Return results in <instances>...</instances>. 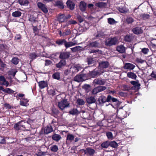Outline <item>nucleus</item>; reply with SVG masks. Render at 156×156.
Here are the masks:
<instances>
[{
    "instance_id": "obj_1",
    "label": "nucleus",
    "mask_w": 156,
    "mask_h": 156,
    "mask_svg": "<svg viewBox=\"0 0 156 156\" xmlns=\"http://www.w3.org/2000/svg\"><path fill=\"white\" fill-rule=\"evenodd\" d=\"M118 39L116 37H108L105 40V45L107 47L115 45L118 43Z\"/></svg>"
},
{
    "instance_id": "obj_2",
    "label": "nucleus",
    "mask_w": 156,
    "mask_h": 156,
    "mask_svg": "<svg viewBox=\"0 0 156 156\" xmlns=\"http://www.w3.org/2000/svg\"><path fill=\"white\" fill-rule=\"evenodd\" d=\"M58 107L61 111H63L66 108H69L70 104L67 99H64L58 102Z\"/></svg>"
},
{
    "instance_id": "obj_3",
    "label": "nucleus",
    "mask_w": 156,
    "mask_h": 156,
    "mask_svg": "<svg viewBox=\"0 0 156 156\" xmlns=\"http://www.w3.org/2000/svg\"><path fill=\"white\" fill-rule=\"evenodd\" d=\"M88 79L87 74H81L76 76L74 77V80L78 82H80L86 80Z\"/></svg>"
},
{
    "instance_id": "obj_4",
    "label": "nucleus",
    "mask_w": 156,
    "mask_h": 156,
    "mask_svg": "<svg viewBox=\"0 0 156 156\" xmlns=\"http://www.w3.org/2000/svg\"><path fill=\"white\" fill-rule=\"evenodd\" d=\"M107 102H108L115 103V107H117L120 105L119 101L117 98L112 97L110 95H108L107 98Z\"/></svg>"
},
{
    "instance_id": "obj_5",
    "label": "nucleus",
    "mask_w": 156,
    "mask_h": 156,
    "mask_svg": "<svg viewBox=\"0 0 156 156\" xmlns=\"http://www.w3.org/2000/svg\"><path fill=\"white\" fill-rule=\"evenodd\" d=\"M70 53L68 51H61L60 52L59 58L60 59L66 60L68 59L70 55Z\"/></svg>"
},
{
    "instance_id": "obj_6",
    "label": "nucleus",
    "mask_w": 156,
    "mask_h": 156,
    "mask_svg": "<svg viewBox=\"0 0 156 156\" xmlns=\"http://www.w3.org/2000/svg\"><path fill=\"white\" fill-rule=\"evenodd\" d=\"M81 151H83L84 152V154H88L90 156H93L95 153V150L90 147L86 148V150L82 149Z\"/></svg>"
},
{
    "instance_id": "obj_7",
    "label": "nucleus",
    "mask_w": 156,
    "mask_h": 156,
    "mask_svg": "<svg viewBox=\"0 0 156 156\" xmlns=\"http://www.w3.org/2000/svg\"><path fill=\"white\" fill-rule=\"evenodd\" d=\"M37 5L39 9L41 10L44 13H47L48 12L46 6L41 2H38Z\"/></svg>"
},
{
    "instance_id": "obj_8",
    "label": "nucleus",
    "mask_w": 156,
    "mask_h": 156,
    "mask_svg": "<svg viewBox=\"0 0 156 156\" xmlns=\"http://www.w3.org/2000/svg\"><path fill=\"white\" fill-rule=\"evenodd\" d=\"M66 60L61 59L58 63L55 64V66L57 68L60 69L64 67L66 65Z\"/></svg>"
},
{
    "instance_id": "obj_9",
    "label": "nucleus",
    "mask_w": 156,
    "mask_h": 156,
    "mask_svg": "<svg viewBox=\"0 0 156 156\" xmlns=\"http://www.w3.org/2000/svg\"><path fill=\"white\" fill-rule=\"evenodd\" d=\"M95 69H94L92 71H90L87 74V77L89 76L90 77L95 78L98 76L100 74L98 70H95Z\"/></svg>"
},
{
    "instance_id": "obj_10",
    "label": "nucleus",
    "mask_w": 156,
    "mask_h": 156,
    "mask_svg": "<svg viewBox=\"0 0 156 156\" xmlns=\"http://www.w3.org/2000/svg\"><path fill=\"white\" fill-rule=\"evenodd\" d=\"M130 83L133 85V87H132V90H138L140 89V84L139 83L138 81H130Z\"/></svg>"
},
{
    "instance_id": "obj_11",
    "label": "nucleus",
    "mask_w": 156,
    "mask_h": 156,
    "mask_svg": "<svg viewBox=\"0 0 156 156\" xmlns=\"http://www.w3.org/2000/svg\"><path fill=\"white\" fill-rule=\"evenodd\" d=\"M109 63L107 61H101L99 62V67L100 69L107 68L109 67Z\"/></svg>"
},
{
    "instance_id": "obj_12",
    "label": "nucleus",
    "mask_w": 156,
    "mask_h": 156,
    "mask_svg": "<svg viewBox=\"0 0 156 156\" xmlns=\"http://www.w3.org/2000/svg\"><path fill=\"white\" fill-rule=\"evenodd\" d=\"M53 131V129L52 125L49 124L46 126L44 128V134H48Z\"/></svg>"
},
{
    "instance_id": "obj_13",
    "label": "nucleus",
    "mask_w": 156,
    "mask_h": 156,
    "mask_svg": "<svg viewBox=\"0 0 156 156\" xmlns=\"http://www.w3.org/2000/svg\"><path fill=\"white\" fill-rule=\"evenodd\" d=\"M132 31L134 34L136 35L141 34L143 32L142 28L139 27L133 28L132 30Z\"/></svg>"
},
{
    "instance_id": "obj_14",
    "label": "nucleus",
    "mask_w": 156,
    "mask_h": 156,
    "mask_svg": "<svg viewBox=\"0 0 156 156\" xmlns=\"http://www.w3.org/2000/svg\"><path fill=\"white\" fill-rule=\"evenodd\" d=\"M107 102V98L104 96H100L98 98L97 103L98 105H102Z\"/></svg>"
},
{
    "instance_id": "obj_15",
    "label": "nucleus",
    "mask_w": 156,
    "mask_h": 156,
    "mask_svg": "<svg viewBox=\"0 0 156 156\" xmlns=\"http://www.w3.org/2000/svg\"><path fill=\"white\" fill-rule=\"evenodd\" d=\"M39 87L41 89H43L48 87V84L47 81H41L38 82Z\"/></svg>"
},
{
    "instance_id": "obj_16",
    "label": "nucleus",
    "mask_w": 156,
    "mask_h": 156,
    "mask_svg": "<svg viewBox=\"0 0 156 156\" xmlns=\"http://www.w3.org/2000/svg\"><path fill=\"white\" fill-rule=\"evenodd\" d=\"M67 6L71 10H73L75 7V4L72 1L70 0H68L66 2Z\"/></svg>"
},
{
    "instance_id": "obj_17",
    "label": "nucleus",
    "mask_w": 156,
    "mask_h": 156,
    "mask_svg": "<svg viewBox=\"0 0 156 156\" xmlns=\"http://www.w3.org/2000/svg\"><path fill=\"white\" fill-rule=\"evenodd\" d=\"M29 20L31 22L32 25H36V23H38L37 19L34 15H30L29 19Z\"/></svg>"
},
{
    "instance_id": "obj_18",
    "label": "nucleus",
    "mask_w": 156,
    "mask_h": 156,
    "mask_svg": "<svg viewBox=\"0 0 156 156\" xmlns=\"http://www.w3.org/2000/svg\"><path fill=\"white\" fill-rule=\"evenodd\" d=\"M79 8L82 12L85 11L87 8V3L83 1H81L80 3Z\"/></svg>"
},
{
    "instance_id": "obj_19",
    "label": "nucleus",
    "mask_w": 156,
    "mask_h": 156,
    "mask_svg": "<svg viewBox=\"0 0 156 156\" xmlns=\"http://www.w3.org/2000/svg\"><path fill=\"white\" fill-rule=\"evenodd\" d=\"M135 66L133 64L129 63H126L124 66L125 69H133Z\"/></svg>"
},
{
    "instance_id": "obj_20",
    "label": "nucleus",
    "mask_w": 156,
    "mask_h": 156,
    "mask_svg": "<svg viewBox=\"0 0 156 156\" xmlns=\"http://www.w3.org/2000/svg\"><path fill=\"white\" fill-rule=\"evenodd\" d=\"M107 5V3L104 2H99L95 4L96 6L101 8H105Z\"/></svg>"
},
{
    "instance_id": "obj_21",
    "label": "nucleus",
    "mask_w": 156,
    "mask_h": 156,
    "mask_svg": "<svg viewBox=\"0 0 156 156\" xmlns=\"http://www.w3.org/2000/svg\"><path fill=\"white\" fill-rule=\"evenodd\" d=\"M55 5L58 7L59 8L63 9L64 8V5L62 1H57L55 2Z\"/></svg>"
},
{
    "instance_id": "obj_22",
    "label": "nucleus",
    "mask_w": 156,
    "mask_h": 156,
    "mask_svg": "<svg viewBox=\"0 0 156 156\" xmlns=\"http://www.w3.org/2000/svg\"><path fill=\"white\" fill-rule=\"evenodd\" d=\"M57 19L59 23H61L66 21L65 19V15L64 14H59Z\"/></svg>"
},
{
    "instance_id": "obj_23",
    "label": "nucleus",
    "mask_w": 156,
    "mask_h": 156,
    "mask_svg": "<svg viewBox=\"0 0 156 156\" xmlns=\"http://www.w3.org/2000/svg\"><path fill=\"white\" fill-rule=\"evenodd\" d=\"M89 45L91 47L98 48L100 47V44L98 41L90 42L89 44Z\"/></svg>"
},
{
    "instance_id": "obj_24",
    "label": "nucleus",
    "mask_w": 156,
    "mask_h": 156,
    "mask_svg": "<svg viewBox=\"0 0 156 156\" xmlns=\"http://www.w3.org/2000/svg\"><path fill=\"white\" fill-rule=\"evenodd\" d=\"M116 49L118 51L121 53H124L125 51V47L122 45L117 46Z\"/></svg>"
},
{
    "instance_id": "obj_25",
    "label": "nucleus",
    "mask_w": 156,
    "mask_h": 156,
    "mask_svg": "<svg viewBox=\"0 0 156 156\" xmlns=\"http://www.w3.org/2000/svg\"><path fill=\"white\" fill-rule=\"evenodd\" d=\"M86 101L88 104H91L95 103L96 100L94 97L90 96L86 99Z\"/></svg>"
},
{
    "instance_id": "obj_26",
    "label": "nucleus",
    "mask_w": 156,
    "mask_h": 156,
    "mask_svg": "<svg viewBox=\"0 0 156 156\" xmlns=\"http://www.w3.org/2000/svg\"><path fill=\"white\" fill-rule=\"evenodd\" d=\"M59 113V112L58 109L54 108L51 110V114L54 117L57 118Z\"/></svg>"
},
{
    "instance_id": "obj_27",
    "label": "nucleus",
    "mask_w": 156,
    "mask_h": 156,
    "mask_svg": "<svg viewBox=\"0 0 156 156\" xmlns=\"http://www.w3.org/2000/svg\"><path fill=\"white\" fill-rule=\"evenodd\" d=\"M66 40L65 39H58L56 41L55 43L59 46L65 45Z\"/></svg>"
},
{
    "instance_id": "obj_28",
    "label": "nucleus",
    "mask_w": 156,
    "mask_h": 156,
    "mask_svg": "<svg viewBox=\"0 0 156 156\" xmlns=\"http://www.w3.org/2000/svg\"><path fill=\"white\" fill-rule=\"evenodd\" d=\"M52 138L53 140L58 142L61 139V137L60 135L55 133L52 135Z\"/></svg>"
},
{
    "instance_id": "obj_29",
    "label": "nucleus",
    "mask_w": 156,
    "mask_h": 156,
    "mask_svg": "<svg viewBox=\"0 0 156 156\" xmlns=\"http://www.w3.org/2000/svg\"><path fill=\"white\" fill-rule=\"evenodd\" d=\"M82 88L85 90L86 92L87 93L91 90V86L89 84H84Z\"/></svg>"
},
{
    "instance_id": "obj_30",
    "label": "nucleus",
    "mask_w": 156,
    "mask_h": 156,
    "mask_svg": "<svg viewBox=\"0 0 156 156\" xmlns=\"http://www.w3.org/2000/svg\"><path fill=\"white\" fill-rule=\"evenodd\" d=\"M18 3L21 5L28 6L29 4L28 0H18Z\"/></svg>"
},
{
    "instance_id": "obj_31",
    "label": "nucleus",
    "mask_w": 156,
    "mask_h": 156,
    "mask_svg": "<svg viewBox=\"0 0 156 156\" xmlns=\"http://www.w3.org/2000/svg\"><path fill=\"white\" fill-rule=\"evenodd\" d=\"M76 44V43L72 42H67V41L66 40L64 46L65 47L67 48L72 46L75 45Z\"/></svg>"
},
{
    "instance_id": "obj_32",
    "label": "nucleus",
    "mask_w": 156,
    "mask_h": 156,
    "mask_svg": "<svg viewBox=\"0 0 156 156\" xmlns=\"http://www.w3.org/2000/svg\"><path fill=\"white\" fill-rule=\"evenodd\" d=\"M94 82L96 84L101 85H104L105 83L104 81L99 79H95L94 81Z\"/></svg>"
},
{
    "instance_id": "obj_33",
    "label": "nucleus",
    "mask_w": 156,
    "mask_h": 156,
    "mask_svg": "<svg viewBox=\"0 0 156 156\" xmlns=\"http://www.w3.org/2000/svg\"><path fill=\"white\" fill-rule=\"evenodd\" d=\"M21 12L18 10L12 13V16L14 17H19L22 15Z\"/></svg>"
},
{
    "instance_id": "obj_34",
    "label": "nucleus",
    "mask_w": 156,
    "mask_h": 156,
    "mask_svg": "<svg viewBox=\"0 0 156 156\" xmlns=\"http://www.w3.org/2000/svg\"><path fill=\"white\" fill-rule=\"evenodd\" d=\"M50 149L51 151L53 152H56L58 151V146L56 145H53L50 147Z\"/></svg>"
},
{
    "instance_id": "obj_35",
    "label": "nucleus",
    "mask_w": 156,
    "mask_h": 156,
    "mask_svg": "<svg viewBox=\"0 0 156 156\" xmlns=\"http://www.w3.org/2000/svg\"><path fill=\"white\" fill-rule=\"evenodd\" d=\"M52 77L54 79L59 80L60 79V73L58 72L55 73L52 75Z\"/></svg>"
},
{
    "instance_id": "obj_36",
    "label": "nucleus",
    "mask_w": 156,
    "mask_h": 156,
    "mask_svg": "<svg viewBox=\"0 0 156 156\" xmlns=\"http://www.w3.org/2000/svg\"><path fill=\"white\" fill-rule=\"evenodd\" d=\"M102 148H107L109 146V141H106L102 143L101 145Z\"/></svg>"
},
{
    "instance_id": "obj_37",
    "label": "nucleus",
    "mask_w": 156,
    "mask_h": 156,
    "mask_svg": "<svg viewBox=\"0 0 156 156\" xmlns=\"http://www.w3.org/2000/svg\"><path fill=\"white\" fill-rule=\"evenodd\" d=\"M127 76L128 77L134 80L136 79L137 77L136 74L135 73L132 72H128L127 74Z\"/></svg>"
},
{
    "instance_id": "obj_38",
    "label": "nucleus",
    "mask_w": 156,
    "mask_h": 156,
    "mask_svg": "<svg viewBox=\"0 0 156 156\" xmlns=\"http://www.w3.org/2000/svg\"><path fill=\"white\" fill-rule=\"evenodd\" d=\"M156 58L153 57H150L147 59V64L148 63L150 65L154 64Z\"/></svg>"
},
{
    "instance_id": "obj_39",
    "label": "nucleus",
    "mask_w": 156,
    "mask_h": 156,
    "mask_svg": "<svg viewBox=\"0 0 156 156\" xmlns=\"http://www.w3.org/2000/svg\"><path fill=\"white\" fill-rule=\"evenodd\" d=\"M118 146V144L115 141H109V146L114 148H116Z\"/></svg>"
},
{
    "instance_id": "obj_40",
    "label": "nucleus",
    "mask_w": 156,
    "mask_h": 156,
    "mask_svg": "<svg viewBox=\"0 0 156 156\" xmlns=\"http://www.w3.org/2000/svg\"><path fill=\"white\" fill-rule=\"evenodd\" d=\"M35 25V26H34V25H32V26L33 27V32L35 34V35H38V33L39 29L37 27V24H36V25Z\"/></svg>"
},
{
    "instance_id": "obj_41",
    "label": "nucleus",
    "mask_w": 156,
    "mask_h": 156,
    "mask_svg": "<svg viewBox=\"0 0 156 156\" xmlns=\"http://www.w3.org/2000/svg\"><path fill=\"white\" fill-rule=\"evenodd\" d=\"M71 33L70 29L68 28L65 29V31L63 32L62 36L64 37L70 34Z\"/></svg>"
},
{
    "instance_id": "obj_42",
    "label": "nucleus",
    "mask_w": 156,
    "mask_h": 156,
    "mask_svg": "<svg viewBox=\"0 0 156 156\" xmlns=\"http://www.w3.org/2000/svg\"><path fill=\"white\" fill-rule=\"evenodd\" d=\"M69 114L72 115H75L79 114L80 112L76 108H73L69 112Z\"/></svg>"
},
{
    "instance_id": "obj_43",
    "label": "nucleus",
    "mask_w": 156,
    "mask_h": 156,
    "mask_svg": "<svg viewBox=\"0 0 156 156\" xmlns=\"http://www.w3.org/2000/svg\"><path fill=\"white\" fill-rule=\"evenodd\" d=\"M3 90V92L9 94H12L15 92L14 90L9 88H6Z\"/></svg>"
},
{
    "instance_id": "obj_44",
    "label": "nucleus",
    "mask_w": 156,
    "mask_h": 156,
    "mask_svg": "<svg viewBox=\"0 0 156 156\" xmlns=\"http://www.w3.org/2000/svg\"><path fill=\"white\" fill-rule=\"evenodd\" d=\"M30 58L31 59V60L32 61L34 59H35L38 56L35 53L33 52L30 54Z\"/></svg>"
},
{
    "instance_id": "obj_45",
    "label": "nucleus",
    "mask_w": 156,
    "mask_h": 156,
    "mask_svg": "<svg viewBox=\"0 0 156 156\" xmlns=\"http://www.w3.org/2000/svg\"><path fill=\"white\" fill-rule=\"evenodd\" d=\"M19 61V60L18 58L17 57H14L12 58L11 60V62L14 65H17Z\"/></svg>"
},
{
    "instance_id": "obj_46",
    "label": "nucleus",
    "mask_w": 156,
    "mask_h": 156,
    "mask_svg": "<svg viewBox=\"0 0 156 156\" xmlns=\"http://www.w3.org/2000/svg\"><path fill=\"white\" fill-rule=\"evenodd\" d=\"M106 135L109 140H112L114 138L113 136V134L111 132L108 131L106 132Z\"/></svg>"
},
{
    "instance_id": "obj_47",
    "label": "nucleus",
    "mask_w": 156,
    "mask_h": 156,
    "mask_svg": "<svg viewBox=\"0 0 156 156\" xmlns=\"http://www.w3.org/2000/svg\"><path fill=\"white\" fill-rule=\"evenodd\" d=\"M77 22L76 21L74 20H70L68 21L67 22V23L66 25V26H68L69 25H72V24H73V25L76 24H77Z\"/></svg>"
},
{
    "instance_id": "obj_48",
    "label": "nucleus",
    "mask_w": 156,
    "mask_h": 156,
    "mask_svg": "<svg viewBox=\"0 0 156 156\" xmlns=\"http://www.w3.org/2000/svg\"><path fill=\"white\" fill-rule=\"evenodd\" d=\"M126 21L128 24H131L134 21V20L132 17L127 16Z\"/></svg>"
},
{
    "instance_id": "obj_49",
    "label": "nucleus",
    "mask_w": 156,
    "mask_h": 156,
    "mask_svg": "<svg viewBox=\"0 0 156 156\" xmlns=\"http://www.w3.org/2000/svg\"><path fill=\"white\" fill-rule=\"evenodd\" d=\"M140 17L143 20H146L149 18L150 16L148 14H142L140 15Z\"/></svg>"
},
{
    "instance_id": "obj_50",
    "label": "nucleus",
    "mask_w": 156,
    "mask_h": 156,
    "mask_svg": "<svg viewBox=\"0 0 156 156\" xmlns=\"http://www.w3.org/2000/svg\"><path fill=\"white\" fill-rule=\"evenodd\" d=\"M76 103L79 105H82L84 104L85 102L83 99L78 98L76 101Z\"/></svg>"
},
{
    "instance_id": "obj_51",
    "label": "nucleus",
    "mask_w": 156,
    "mask_h": 156,
    "mask_svg": "<svg viewBox=\"0 0 156 156\" xmlns=\"http://www.w3.org/2000/svg\"><path fill=\"white\" fill-rule=\"evenodd\" d=\"M108 22L110 25L114 24L117 22L114 19L111 18H109L108 19Z\"/></svg>"
},
{
    "instance_id": "obj_52",
    "label": "nucleus",
    "mask_w": 156,
    "mask_h": 156,
    "mask_svg": "<svg viewBox=\"0 0 156 156\" xmlns=\"http://www.w3.org/2000/svg\"><path fill=\"white\" fill-rule=\"evenodd\" d=\"M74 138V136L72 134H68L67 135L66 140L71 141L73 140Z\"/></svg>"
},
{
    "instance_id": "obj_53",
    "label": "nucleus",
    "mask_w": 156,
    "mask_h": 156,
    "mask_svg": "<svg viewBox=\"0 0 156 156\" xmlns=\"http://www.w3.org/2000/svg\"><path fill=\"white\" fill-rule=\"evenodd\" d=\"M48 92L49 95L53 96L55 95L56 94V91L54 89H50L48 91Z\"/></svg>"
},
{
    "instance_id": "obj_54",
    "label": "nucleus",
    "mask_w": 156,
    "mask_h": 156,
    "mask_svg": "<svg viewBox=\"0 0 156 156\" xmlns=\"http://www.w3.org/2000/svg\"><path fill=\"white\" fill-rule=\"evenodd\" d=\"M23 100L25 101L24 102L23 101H20V104L22 106H27V103L28 102V101L24 98H23Z\"/></svg>"
},
{
    "instance_id": "obj_55",
    "label": "nucleus",
    "mask_w": 156,
    "mask_h": 156,
    "mask_svg": "<svg viewBox=\"0 0 156 156\" xmlns=\"http://www.w3.org/2000/svg\"><path fill=\"white\" fill-rule=\"evenodd\" d=\"M124 41L127 42H130L131 41V37L130 35H126L124 37Z\"/></svg>"
},
{
    "instance_id": "obj_56",
    "label": "nucleus",
    "mask_w": 156,
    "mask_h": 156,
    "mask_svg": "<svg viewBox=\"0 0 156 156\" xmlns=\"http://www.w3.org/2000/svg\"><path fill=\"white\" fill-rule=\"evenodd\" d=\"M19 125L20 126V129L21 128H23L24 129H25V124H27L26 122H25L24 121H20L19 122Z\"/></svg>"
},
{
    "instance_id": "obj_57",
    "label": "nucleus",
    "mask_w": 156,
    "mask_h": 156,
    "mask_svg": "<svg viewBox=\"0 0 156 156\" xmlns=\"http://www.w3.org/2000/svg\"><path fill=\"white\" fill-rule=\"evenodd\" d=\"M96 88L99 92L105 90L106 88L105 87L101 86L97 87Z\"/></svg>"
},
{
    "instance_id": "obj_58",
    "label": "nucleus",
    "mask_w": 156,
    "mask_h": 156,
    "mask_svg": "<svg viewBox=\"0 0 156 156\" xmlns=\"http://www.w3.org/2000/svg\"><path fill=\"white\" fill-rule=\"evenodd\" d=\"M118 9L122 13H125L127 12V10L126 9V8L124 7L121 8L118 7Z\"/></svg>"
},
{
    "instance_id": "obj_59",
    "label": "nucleus",
    "mask_w": 156,
    "mask_h": 156,
    "mask_svg": "<svg viewBox=\"0 0 156 156\" xmlns=\"http://www.w3.org/2000/svg\"><path fill=\"white\" fill-rule=\"evenodd\" d=\"M87 62L88 65H90L94 63L93 58H87Z\"/></svg>"
},
{
    "instance_id": "obj_60",
    "label": "nucleus",
    "mask_w": 156,
    "mask_h": 156,
    "mask_svg": "<svg viewBox=\"0 0 156 156\" xmlns=\"http://www.w3.org/2000/svg\"><path fill=\"white\" fill-rule=\"evenodd\" d=\"M19 122L15 123L14 125V128L16 130H19L20 129Z\"/></svg>"
},
{
    "instance_id": "obj_61",
    "label": "nucleus",
    "mask_w": 156,
    "mask_h": 156,
    "mask_svg": "<svg viewBox=\"0 0 156 156\" xmlns=\"http://www.w3.org/2000/svg\"><path fill=\"white\" fill-rule=\"evenodd\" d=\"M4 106L6 109H11V108H13L12 106H11L9 104L7 103H5L4 104Z\"/></svg>"
},
{
    "instance_id": "obj_62",
    "label": "nucleus",
    "mask_w": 156,
    "mask_h": 156,
    "mask_svg": "<svg viewBox=\"0 0 156 156\" xmlns=\"http://www.w3.org/2000/svg\"><path fill=\"white\" fill-rule=\"evenodd\" d=\"M104 35V34L103 32L101 31H98L97 34L95 36L96 37H102Z\"/></svg>"
},
{
    "instance_id": "obj_63",
    "label": "nucleus",
    "mask_w": 156,
    "mask_h": 156,
    "mask_svg": "<svg viewBox=\"0 0 156 156\" xmlns=\"http://www.w3.org/2000/svg\"><path fill=\"white\" fill-rule=\"evenodd\" d=\"M45 154V152H42L39 150V151L37 152L36 153V155L37 156H44Z\"/></svg>"
},
{
    "instance_id": "obj_64",
    "label": "nucleus",
    "mask_w": 156,
    "mask_h": 156,
    "mask_svg": "<svg viewBox=\"0 0 156 156\" xmlns=\"http://www.w3.org/2000/svg\"><path fill=\"white\" fill-rule=\"evenodd\" d=\"M80 48V46H77L75 47L71 48V49L73 52H76L79 50Z\"/></svg>"
}]
</instances>
